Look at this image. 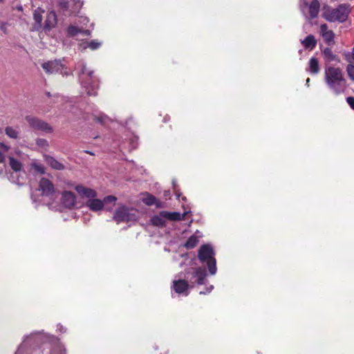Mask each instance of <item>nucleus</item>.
Instances as JSON below:
<instances>
[{
  "mask_svg": "<svg viewBox=\"0 0 354 354\" xmlns=\"http://www.w3.org/2000/svg\"><path fill=\"white\" fill-rule=\"evenodd\" d=\"M353 51H354V47L353 48Z\"/></svg>",
  "mask_w": 354,
  "mask_h": 354,
  "instance_id": "4d7b16f0",
  "label": "nucleus"
},
{
  "mask_svg": "<svg viewBox=\"0 0 354 354\" xmlns=\"http://www.w3.org/2000/svg\"><path fill=\"white\" fill-rule=\"evenodd\" d=\"M9 165L15 171H19L22 169L21 162L13 157H9Z\"/></svg>",
  "mask_w": 354,
  "mask_h": 354,
  "instance_id": "bb28decb",
  "label": "nucleus"
},
{
  "mask_svg": "<svg viewBox=\"0 0 354 354\" xmlns=\"http://www.w3.org/2000/svg\"><path fill=\"white\" fill-rule=\"evenodd\" d=\"M57 24V15L54 10L48 12L43 29L46 33L50 32Z\"/></svg>",
  "mask_w": 354,
  "mask_h": 354,
  "instance_id": "9b49d317",
  "label": "nucleus"
},
{
  "mask_svg": "<svg viewBox=\"0 0 354 354\" xmlns=\"http://www.w3.org/2000/svg\"><path fill=\"white\" fill-rule=\"evenodd\" d=\"M189 288V284L185 279H178L173 281V289L178 294L185 292Z\"/></svg>",
  "mask_w": 354,
  "mask_h": 354,
  "instance_id": "4468645a",
  "label": "nucleus"
},
{
  "mask_svg": "<svg viewBox=\"0 0 354 354\" xmlns=\"http://www.w3.org/2000/svg\"><path fill=\"white\" fill-rule=\"evenodd\" d=\"M351 12V8L349 3H341L336 8L324 4L322 7V17L328 22L344 23L348 19Z\"/></svg>",
  "mask_w": 354,
  "mask_h": 354,
  "instance_id": "f257e3e1",
  "label": "nucleus"
},
{
  "mask_svg": "<svg viewBox=\"0 0 354 354\" xmlns=\"http://www.w3.org/2000/svg\"><path fill=\"white\" fill-rule=\"evenodd\" d=\"M75 189L82 197H86L90 199L97 196V192L94 189L86 187L82 185H77L75 187Z\"/></svg>",
  "mask_w": 354,
  "mask_h": 354,
  "instance_id": "ddd939ff",
  "label": "nucleus"
},
{
  "mask_svg": "<svg viewBox=\"0 0 354 354\" xmlns=\"http://www.w3.org/2000/svg\"><path fill=\"white\" fill-rule=\"evenodd\" d=\"M346 102L350 107L354 110V97L349 96L346 97Z\"/></svg>",
  "mask_w": 354,
  "mask_h": 354,
  "instance_id": "4c0bfd02",
  "label": "nucleus"
},
{
  "mask_svg": "<svg viewBox=\"0 0 354 354\" xmlns=\"http://www.w3.org/2000/svg\"><path fill=\"white\" fill-rule=\"evenodd\" d=\"M165 217L160 215H156L151 217V223L153 225L157 227H164L165 225Z\"/></svg>",
  "mask_w": 354,
  "mask_h": 354,
  "instance_id": "393cba45",
  "label": "nucleus"
},
{
  "mask_svg": "<svg viewBox=\"0 0 354 354\" xmlns=\"http://www.w3.org/2000/svg\"><path fill=\"white\" fill-rule=\"evenodd\" d=\"M26 119L30 126L35 130H39L46 133H52L53 131L52 127L50 124L37 118L27 116Z\"/></svg>",
  "mask_w": 354,
  "mask_h": 354,
  "instance_id": "6e6552de",
  "label": "nucleus"
},
{
  "mask_svg": "<svg viewBox=\"0 0 354 354\" xmlns=\"http://www.w3.org/2000/svg\"><path fill=\"white\" fill-rule=\"evenodd\" d=\"M80 32H82V29L75 26L71 25L67 28V35L68 37H75L77 35L78 33H80Z\"/></svg>",
  "mask_w": 354,
  "mask_h": 354,
  "instance_id": "c85d7f7f",
  "label": "nucleus"
},
{
  "mask_svg": "<svg viewBox=\"0 0 354 354\" xmlns=\"http://www.w3.org/2000/svg\"><path fill=\"white\" fill-rule=\"evenodd\" d=\"M32 167L34 168V169L36 171H37L41 174H45V168L43 165H39V164H33Z\"/></svg>",
  "mask_w": 354,
  "mask_h": 354,
  "instance_id": "72a5a7b5",
  "label": "nucleus"
},
{
  "mask_svg": "<svg viewBox=\"0 0 354 354\" xmlns=\"http://www.w3.org/2000/svg\"><path fill=\"white\" fill-rule=\"evenodd\" d=\"M86 206L93 212L102 210L104 207V202L97 198H91L86 202Z\"/></svg>",
  "mask_w": 354,
  "mask_h": 354,
  "instance_id": "2eb2a0df",
  "label": "nucleus"
},
{
  "mask_svg": "<svg viewBox=\"0 0 354 354\" xmlns=\"http://www.w3.org/2000/svg\"><path fill=\"white\" fill-rule=\"evenodd\" d=\"M62 201L65 207L72 208L76 203V196L72 192L65 191L62 194Z\"/></svg>",
  "mask_w": 354,
  "mask_h": 354,
  "instance_id": "f8f14e48",
  "label": "nucleus"
},
{
  "mask_svg": "<svg viewBox=\"0 0 354 354\" xmlns=\"http://www.w3.org/2000/svg\"><path fill=\"white\" fill-rule=\"evenodd\" d=\"M46 95L48 97H53V95H51V93L50 92H46Z\"/></svg>",
  "mask_w": 354,
  "mask_h": 354,
  "instance_id": "3c124183",
  "label": "nucleus"
},
{
  "mask_svg": "<svg viewBox=\"0 0 354 354\" xmlns=\"http://www.w3.org/2000/svg\"><path fill=\"white\" fill-rule=\"evenodd\" d=\"M71 1L73 2L74 6H75L76 9L81 8V7L82 6V1H81V0H71Z\"/></svg>",
  "mask_w": 354,
  "mask_h": 354,
  "instance_id": "ea45409f",
  "label": "nucleus"
},
{
  "mask_svg": "<svg viewBox=\"0 0 354 354\" xmlns=\"http://www.w3.org/2000/svg\"><path fill=\"white\" fill-rule=\"evenodd\" d=\"M214 256V252L209 245H203L198 250V259L201 263L206 262L211 274H214L216 272V263Z\"/></svg>",
  "mask_w": 354,
  "mask_h": 354,
  "instance_id": "20e7f679",
  "label": "nucleus"
},
{
  "mask_svg": "<svg viewBox=\"0 0 354 354\" xmlns=\"http://www.w3.org/2000/svg\"><path fill=\"white\" fill-rule=\"evenodd\" d=\"M309 82H310V78H307V80H306V84L308 85Z\"/></svg>",
  "mask_w": 354,
  "mask_h": 354,
  "instance_id": "603ef678",
  "label": "nucleus"
},
{
  "mask_svg": "<svg viewBox=\"0 0 354 354\" xmlns=\"http://www.w3.org/2000/svg\"><path fill=\"white\" fill-rule=\"evenodd\" d=\"M320 3L318 0H313L309 6V15L311 19L318 16Z\"/></svg>",
  "mask_w": 354,
  "mask_h": 354,
  "instance_id": "aec40b11",
  "label": "nucleus"
},
{
  "mask_svg": "<svg viewBox=\"0 0 354 354\" xmlns=\"http://www.w3.org/2000/svg\"><path fill=\"white\" fill-rule=\"evenodd\" d=\"M58 330H59L61 333H66V328H64L62 326H60L58 328Z\"/></svg>",
  "mask_w": 354,
  "mask_h": 354,
  "instance_id": "a18cd8bd",
  "label": "nucleus"
},
{
  "mask_svg": "<svg viewBox=\"0 0 354 354\" xmlns=\"http://www.w3.org/2000/svg\"><path fill=\"white\" fill-rule=\"evenodd\" d=\"M113 220L117 223L128 221L129 220V208L122 206L117 209L113 215Z\"/></svg>",
  "mask_w": 354,
  "mask_h": 354,
  "instance_id": "9d476101",
  "label": "nucleus"
},
{
  "mask_svg": "<svg viewBox=\"0 0 354 354\" xmlns=\"http://www.w3.org/2000/svg\"><path fill=\"white\" fill-rule=\"evenodd\" d=\"M346 71L349 78L354 81V64H349L346 67Z\"/></svg>",
  "mask_w": 354,
  "mask_h": 354,
  "instance_id": "2f4dec72",
  "label": "nucleus"
},
{
  "mask_svg": "<svg viewBox=\"0 0 354 354\" xmlns=\"http://www.w3.org/2000/svg\"><path fill=\"white\" fill-rule=\"evenodd\" d=\"M54 97L57 98V100L60 99V100H62V97L60 96L59 94H55L53 95Z\"/></svg>",
  "mask_w": 354,
  "mask_h": 354,
  "instance_id": "09e8293b",
  "label": "nucleus"
},
{
  "mask_svg": "<svg viewBox=\"0 0 354 354\" xmlns=\"http://www.w3.org/2000/svg\"><path fill=\"white\" fill-rule=\"evenodd\" d=\"M322 53L324 55V59L328 62L337 61L338 62H340L338 56L333 54L332 50L330 48H325L322 50Z\"/></svg>",
  "mask_w": 354,
  "mask_h": 354,
  "instance_id": "b1692460",
  "label": "nucleus"
},
{
  "mask_svg": "<svg viewBox=\"0 0 354 354\" xmlns=\"http://www.w3.org/2000/svg\"><path fill=\"white\" fill-rule=\"evenodd\" d=\"M320 30L322 34H324V32H326L328 30V25L326 24H323L320 26Z\"/></svg>",
  "mask_w": 354,
  "mask_h": 354,
  "instance_id": "a19ab883",
  "label": "nucleus"
},
{
  "mask_svg": "<svg viewBox=\"0 0 354 354\" xmlns=\"http://www.w3.org/2000/svg\"><path fill=\"white\" fill-rule=\"evenodd\" d=\"M41 67L47 74L60 73L66 77L73 75V72L66 65L62 64L61 59L48 61L43 63Z\"/></svg>",
  "mask_w": 354,
  "mask_h": 354,
  "instance_id": "423d86ee",
  "label": "nucleus"
},
{
  "mask_svg": "<svg viewBox=\"0 0 354 354\" xmlns=\"http://www.w3.org/2000/svg\"><path fill=\"white\" fill-rule=\"evenodd\" d=\"M36 144L41 147H46L48 146V142L46 139L38 138L36 140Z\"/></svg>",
  "mask_w": 354,
  "mask_h": 354,
  "instance_id": "c9c22d12",
  "label": "nucleus"
},
{
  "mask_svg": "<svg viewBox=\"0 0 354 354\" xmlns=\"http://www.w3.org/2000/svg\"><path fill=\"white\" fill-rule=\"evenodd\" d=\"M39 190L42 192V195L50 196L53 195L55 187L49 179L41 178L39 183Z\"/></svg>",
  "mask_w": 354,
  "mask_h": 354,
  "instance_id": "1a4fd4ad",
  "label": "nucleus"
},
{
  "mask_svg": "<svg viewBox=\"0 0 354 354\" xmlns=\"http://www.w3.org/2000/svg\"><path fill=\"white\" fill-rule=\"evenodd\" d=\"M301 44L305 49L313 50L316 47L317 41L313 35H308L304 39L301 41Z\"/></svg>",
  "mask_w": 354,
  "mask_h": 354,
  "instance_id": "f3484780",
  "label": "nucleus"
},
{
  "mask_svg": "<svg viewBox=\"0 0 354 354\" xmlns=\"http://www.w3.org/2000/svg\"><path fill=\"white\" fill-rule=\"evenodd\" d=\"M325 80L328 86L335 93H340L346 88V80L339 68L329 66L325 70Z\"/></svg>",
  "mask_w": 354,
  "mask_h": 354,
  "instance_id": "f03ea898",
  "label": "nucleus"
},
{
  "mask_svg": "<svg viewBox=\"0 0 354 354\" xmlns=\"http://www.w3.org/2000/svg\"><path fill=\"white\" fill-rule=\"evenodd\" d=\"M206 271L201 268H190L185 271V279L187 281L190 288L196 284L202 285L206 277Z\"/></svg>",
  "mask_w": 354,
  "mask_h": 354,
  "instance_id": "0eeeda50",
  "label": "nucleus"
},
{
  "mask_svg": "<svg viewBox=\"0 0 354 354\" xmlns=\"http://www.w3.org/2000/svg\"><path fill=\"white\" fill-rule=\"evenodd\" d=\"M142 202L148 206H151L154 205H156V207H162L161 203L158 200H157V198L154 196L149 193H147L145 194V197L142 198Z\"/></svg>",
  "mask_w": 354,
  "mask_h": 354,
  "instance_id": "a211bd4d",
  "label": "nucleus"
},
{
  "mask_svg": "<svg viewBox=\"0 0 354 354\" xmlns=\"http://www.w3.org/2000/svg\"><path fill=\"white\" fill-rule=\"evenodd\" d=\"M93 71H88L86 64H82V68L78 73V80L85 88L87 95L95 96L99 88L98 80L93 76Z\"/></svg>",
  "mask_w": 354,
  "mask_h": 354,
  "instance_id": "7ed1b4c3",
  "label": "nucleus"
},
{
  "mask_svg": "<svg viewBox=\"0 0 354 354\" xmlns=\"http://www.w3.org/2000/svg\"><path fill=\"white\" fill-rule=\"evenodd\" d=\"M116 200H117V198L114 196H107L104 198V200L102 201L104 202V205L109 203H112L115 204Z\"/></svg>",
  "mask_w": 354,
  "mask_h": 354,
  "instance_id": "f704fd0d",
  "label": "nucleus"
},
{
  "mask_svg": "<svg viewBox=\"0 0 354 354\" xmlns=\"http://www.w3.org/2000/svg\"><path fill=\"white\" fill-rule=\"evenodd\" d=\"M302 53H303V50H301H301H299V53L300 55H301V54H302Z\"/></svg>",
  "mask_w": 354,
  "mask_h": 354,
  "instance_id": "864d4df0",
  "label": "nucleus"
},
{
  "mask_svg": "<svg viewBox=\"0 0 354 354\" xmlns=\"http://www.w3.org/2000/svg\"><path fill=\"white\" fill-rule=\"evenodd\" d=\"M106 118V116L104 114H102L98 117H95L94 120H95V122H97L100 124H104L105 123Z\"/></svg>",
  "mask_w": 354,
  "mask_h": 354,
  "instance_id": "e433bc0d",
  "label": "nucleus"
},
{
  "mask_svg": "<svg viewBox=\"0 0 354 354\" xmlns=\"http://www.w3.org/2000/svg\"><path fill=\"white\" fill-rule=\"evenodd\" d=\"M7 23L6 22H3V21H1L0 23V29L1 31L3 32L4 34H7L8 33V31H7Z\"/></svg>",
  "mask_w": 354,
  "mask_h": 354,
  "instance_id": "58836bf2",
  "label": "nucleus"
},
{
  "mask_svg": "<svg viewBox=\"0 0 354 354\" xmlns=\"http://www.w3.org/2000/svg\"><path fill=\"white\" fill-rule=\"evenodd\" d=\"M5 131H6V135L11 138L16 139L18 138V135H19L18 131L11 127H7L5 129Z\"/></svg>",
  "mask_w": 354,
  "mask_h": 354,
  "instance_id": "c756f323",
  "label": "nucleus"
},
{
  "mask_svg": "<svg viewBox=\"0 0 354 354\" xmlns=\"http://www.w3.org/2000/svg\"><path fill=\"white\" fill-rule=\"evenodd\" d=\"M0 147L2 148L5 151H8L10 147L3 142H0Z\"/></svg>",
  "mask_w": 354,
  "mask_h": 354,
  "instance_id": "37998d69",
  "label": "nucleus"
},
{
  "mask_svg": "<svg viewBox=\"0 0 354 354\" xmlns=\"http://www.w3.org/2000/svg\"><path fill=\"white\" fill-rule=\"evenodd\" d=\"M84 152L86 153L90 154L91 156H94L95 155L94 153H93L92 151H88V150H85V151H84Z\"/></svg>",
  "mask_w": 354,
  "mask_h": 354,
  "instance_id": "8fccbe9b",
  "label": "nucleus"
},
{
  "mask_svg": "<svg viewBox=\"0 0 354 354\" xmlns=\"http://www.w3.org/2000/svg\"><path fill=\"white\" fill-rule=\"evenodd\" d=\"M46 160L47 163L53 168L57 170H63L65 169V166L57 160L55 158L51 156H46Z\"/></svg>",
  "mask_w": 354,
  "mask_h": 354,
  "instance_id": "4be33fe9",
  "label": "nucleus"
},
{
  "mask_svg": "<svg viewBox=\"0 0 354 354\" xmlns=\"http://www.w3.org/2000/svg\"><path fill=\"white\" fill-rule=\"evenodd\" d=\"M80 47L82 49H86L89 48L92 50H95L98 49L102 46V42L98 41L97 40H91L90 41H82L79 44Z\"/></svg>",
  "mask_w": 354,
  "mask_h": 354,
  "instance_id": "6ab92c4d",
  "label": "nucleus"
},
{
  "mask_svg": "<svg viewBox=\"0 0 354 354\" xmlns=\"http://www.w3.org/2000/svg\"><path fill=\"white\" fill-rule=\"evenodd\" d=\"M16 9L19 11H23V6L21 5H19L16 7Z\"/></svg>",
  "mask_w": 354,
  "mask_h": 354,
  "instance_id": "de8ad7c7",
  "label": "nucleus"
},
{
  "mask_svg": "<svg viewBox=\"0 0 354 354\" xmlns=\"http://www.w3.org/2000/svg\"><path fill=\"white\" fill-rule=\"evenodd\" d=\"M160 215L169 221H178L182 220V215L179 212H160Z\"/></svg>",
  "mask_w": 354,
  "mask_h": 354,
  "instance_id": "5701e85b",
  "label": "nucleus"
},
{
  "mask_svg": "<svg viewBox=\"0 0 354 354\" xmlns=\"http://www.w3.org/2000/svg\"><path fill=\"white\" fill-rule=\"evenodd\" d=\"M58 6L62 10L66 11L69 8V2L66 0H60Z\"/></svg>",
  "mask_w": 354,
  "mask_h": 354,
  "instance_id": "473e14b6",
  "label": "nucleus"
},
{
  "mask_svg": "<svg viewBox=\"0 0 354 354\" xmlns=\"http://www.w3.org/2000/svg\"><path fill=\"white\" fill-rule=\"evenodd\" d=\"M4 1H5V0H0V2H1V3H3V2H4Z\"/></svg>",
  "mask_w": 354,
  "mask_h": 354,
  "instance_id": "6e6d98bb",
  "label": "nucleus"
},
{
  "mask_svg": "<svg viewBox=\"0 0 354 354\" xmlns=\"http://www.w3.org/2000/svg\"><path fill=\"white\" fill-rule=\"evenodd\" d=\"M32 354H66V349L55 337L44 342L41 347L33 350Z\"/></svg>",
  "mask_w": 354,
  "mask_h": 354,
  "instance_id": "39448f33",
  "label": "nucleus"
},
{
  "mask_svg": "<svg viewBox=\"0 0 354 354\" xmlns=\"http://www.w3.org/2000/svg\"><path fill=\"white\" fill-rule=\"evenodd\" d=\"M16 354H21V351H18Z\"/></svg>",
  "mask_w": 354,
  "mask_h": 354,
  "instance_id": "5fc2aeb1",
  "label": "nucleus"
},
{
  "mask_svg": "<svg viewBox=\"0 0 354 354\" xmlns=\"http://www.w3.org/2000/svg\"><path fill=\"white\" fill-rule=\"evenodd\" d=\"M44 12V10L41 8H37L34 10L33 19L35 20L34 29L39 31L41 28V21L43 19L42 14Z\"/></svg>",
  "mask_w": 354,
  "mask_h": 354,
  "instance_id": "dca6fc26",
  "label": "nucleus"
},
{
  "mask_svg": "<svg viewBox=\"0 0 354 354\" xmlns=\"http://www.w3.org/2000/svg\"><path fill=\"white\" fill-rule=\"evenodd\" d=\"M164 354H179V353L176 351H167Z\"/></svg>",
  "mask_w": 354,
  "mask_h": 354,
  "instance_id": "49530a36",
  "label": "nucleus"
},
{
  "mask_svg": "<svg viewBox=\"0 0 354 354\" xmlns=\"http://www.w3.org/2000/svg\"><path fill=\"white\" fill-rule=\"evenodd\" d=\"M344 55L346 62L354 64V51L344 52Z\"/></svg>",
  "mask_w": 354,
  "mask_h": 354,
  "instance_id": "7c9ffc66",
  "label": "nucleus"
},
{
  "mask_svg": "<svg viewBox=\"0 0 354 354\" xmlns=\"http://www.w3.org/2000/svg\"><path fill=\"white\" fill-rule=\"evenodd\" d=\"M80 33L82 34L83 35L89 36V35H91V30H87V29H86V30L82 29V32H80Z\"/></svg>",
  "mask_w": 354,
  "mask_h": 354,
  "instance_id": "79ce46f5",
  "label": "nucleus"
},
{
  "mask_svg": "<svg viewBox=\"0 0 354 354\" xmlns=\"http://www.w3.org/2000/svg\"><path fill=\"white\" fill-rule=\"evenodd\" d=\"M5 156L3 153L0 152V163H3L5 161Z\"/></svg>",
  "mask_w": 354,
  "mask_h": 354,
  "instance_id": "c03bdc74",
  "label": "nucleus"
},
{
  "mask_svg": "<svg viewBox=\"0 0 354 354\" xmlns=\"http://www.w3.org/2000/svg\"><path fill=\"white\" fill-rule=\"evenodd\" d=\"M198 243V238L196 235H192L184 244L188 250L194 248Z\"/></svg>",
  "mask_w": 354,
  "mask_h": 354,
  "instance_id": "a878e982",
  "label": "nucleus"
},
{
  "mask_svg": "<svg viewBox=\"0 0 354 354\" xmlns=\"http://www.w3.org/2000/svg\"><path fill=\"white\" fill-rule=\"evenodd\" d=\"M322 37L329 46L335 43V33L333 30H328L326 32H324V34H322Z\"/></svg>",
  "mask_w": 354,
  "mask_h": 354,
  "instance_id": "cd10ccee",
  "label": "nucleus"
},
{
  "mask_svg": "<svg viewBox=\"0 0 354 354\" xmlns=\"http://www.w3.org/2000/svg\"><path fill=\"white\" fill-rule=\"evenodd\" d=\"M308 65H309V66H308V71L310 73L317 74L319 72V71H320L319 64L318 59L316 57H311L309 61Z\"/></svg>",
  "mask_w": 354,
  "mask_h": 354,
  "instance_id": "412c9836",
  "label": "nucleus"
}]
</instances>
